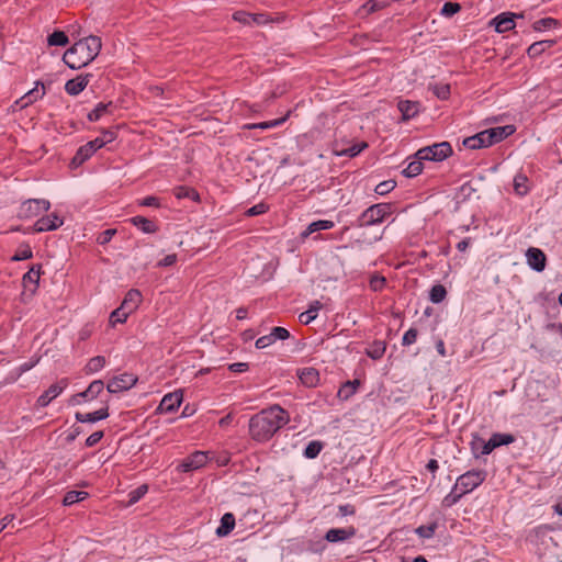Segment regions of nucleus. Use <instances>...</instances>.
I'll return each mask as SVG.
<instances>
[{
	"instance_id": "obj_1",
	"label": "nucleus",
	"mask_w": 562,
	"mask_h": 562,
	"mask_svg": "<svg viewBox=\"0 0 562 562\" xmlns=\"http://www.w3.org/2000/svg\"><path fill=\"white\" fill-rule=\"evenodd\" d=\"M290 420L289 413L279 405L260 411L249 419V435L258 441L270 440Z\"/></svg>"
},
{
	"instance_id": "obj_2",
	"label": "nucleus",
	"mask_w": 562,
	"mask_h": 562,
	"mask_svg": "<svg viewBox=\"0 0 562 562\" xmlns=\"http://www.w3.org/2000/svg\"><path fill=\"white\" fill-rule=\"evenodd\" d=\"M102 47L101 38L89 35L77 41L68 48L64 56V63L71 69H80L90 64L100 53Z\"/></svg>"
},
{
	"instance_id": "obj_3",
	"label": "nucleus",
	"mask_w": 562,
	"mask_h": 562,
	"mask_svg": "<svg viewBox=\"0 0 562 562\" xmlns=\"http://www.w3.org/2000/svg\"><path fill=\"white\" fill-rule=\"evenodd\" d=\"M486 472L483 470H472L460 475L454 484L452 493L445 498L447 506L456 504L462 495L472 492L484 482Z\"/></svg>"
},
{
	"instance_id": "obj_4",
	"label": "nucleus",
	"mask_w": 562,
	"mask_h": 562,
	"mask_svg": "<svg viewBox=\"0 0 562 562\" xmlns=\"http://www.w3.org/2000/svg\"><path fill=\"white\" fill-rule=\"evenodd\" d=\"M116 138V133L113 130H103L100 137H97L93 140L88 142L86 145L81 146L75 157L72 158V165L79 166L89 159L93 153L104 145L113 142Z\"/></svg>"
},
{
	"instance_id": "obj_5",
	"label": "nucleus",
	"mask_w": 562,
	"mask_h": 562,
	"mask_svg": "<svg viewBox=\"0 0 562 562\" xmlns=\"http://www.w3.org/2000/svg\"><path fill=\"white\" fill-rule=\"evenodd\" d=\"M392 213V205L378 203L368 207L358 218L360 227L372 226L382 223Z\"/></svg>"
},
{
	"instance_id": "obj_6",
	"label": "nucleus",
	"mask_w": 562,
	"mask_h": 562,
	"mask_svg": "<svg viewBox=\"0 0 562 562\" xmlns=\"http://www.w3.org/2000/svg\"><path fill=\"white\" fill-rule=\"evenodd\" d=\"M452 154V147L448 142L426 146L417 150L415 157L419 160L441 161Z\"/></svg>"
},
{
	"instance_id": "obj_7",
	"label": "nucleus",
	"mask_w": 562,
	"mask_h": 562,
	"mask_svg": "<svg viewBox=\"0 0 562 562\" xmlns=\"http://www.w3.org/2000/svg\"><path fill=\"white\" fill-rule=\"evenodd\" d=\"M50 207L49 201L45 199H29L24 201L19 210L20 218H32L38 216Z\"/></svg>"
},
{
	"instance_id": "obj_8",
	"label": "nucleus",
	"mask_w": 562,
	"mask_h": 562,
	"mask_svg": "<svg viewBox=\"0 0 562 562\" xmlns=\"http://www.w3.org/2000/svg\"><path fill=\"white\" fill-rule=\"evenodd\" d=\"M137 382V378L133 374L124 373L120 376L111 379L106 385L110 393H119L130 390Z\"/></svg>"
},
{
	"instance_id": "obj_9",
	"label": "nucleus",
	"mask_w": 562,
	"mask_h": 562,
	"mask_svg": "<svg viewBox=\"0 0 562 562\" xmlns=\"http://www.w3.org/2000/svg\"><path fill=\"white\" fill-rule=\"evenodd\" d=\"M521 14H515L510 12H504L495 16L491 24L495 26V31L498 33H504L510 31L515 27V19L521 18Z\"/></svg>"
},
{
	"instance_id": "obj_10",
	"label": "nucleus",
	"mask_w": 562,
	"mask_h": 562,
	"mask_svg": "<svg viewBox=\"0 0 562 562\" xmlns=\"http://www.w3.org/2000/svg\"><path fill=\"white\" fill-rule=\"evenodd\" d=\"M64 224V220L56 213L43 216L34 224V231L37 233L55 231Z\"/></svg>"
},
{
	"instance_id": "obj_11",
	"label": "nucleus",
	"mask_w": 562,
	"mask_h": 562,
	"mask_svg": "<svg viewBox=\"0 0 562 562\" xmlns=\"http://www.w3.org/2000/svg\"><path fill=\"white\" fill-rule=\"evenodd\" d=\"M207 462V456L203 451H195L191 456H189L182 463L179 465L182 472H190L193 470H198L205 465Z\"/></svg>"
},
{
	"instance_id": "obj_12",
	"label": "nucleus",
	"mask_w": 562,
	"mask_h": 562,
	"mask_svg": "<svg viewBox=\"0 0 562 562\" xmlns=\"http://www.w3.org/2000/svg\"><path fill=\"white\" fill-rule=\"evenodd\" d=\"M66 380L52 384L36 401L38 407H46L66 387Z\"/></svg>"
},
{
	"instance_id": "obj_13",
	"label": "nucleus",
	"mask_w": 562,
	"mask_h": 562,
	"mask_svg": "<svg viewBox=\"0 0 562 562\" xmlns=\"http://www.w3.org/2000/svg\"><path fill=\"white\" fill-rule=\"evenodd\" d=\"M45 94V86L44 83L37 81L36 87L29 92H26L23 97L15 101V105L20 109H24L30 104L34 103L36 100L43 98Z\"/></svg>"
},
{
	"instance_id": "obj_14",
	"label": "nucleus",
	"mask_w": 562,
	"mask_h": 562,
	"mask_svg": "<svg viewBox=\"0 0 562 562\" xmlns=\"http://www.w3.org/2000/svg\"><path fill=\"white\" fill-rule=\"evenodd\" d=\"M91 77H92L91 74H85V75H79L76 78L68 80L65 85L66 92L70 95L79 94L88 86Z\"/></svg>"
},
{
	"instance_id": "obj_15",
	"label": "nucleus",
	"mask_w": 562,
	"mask_h": 562,
	"mask_svg": "<svg viewBox=\"0 0 562 562\" xmlns=\"http://www.w3.org/2000/svg\"><path fill=\"white\" fill-rule=\"evenodd\" d=\"M182 397V393L178 391L168 393L162 397L158 409L161 413H172L180 406Z\"/></svg>"
},
{
	"instance_id": "obj_16",
	"label": "nucleus",
	"mask_w": 562,
	"mask_h": 562,
	"mask_svg": "<svg viewBox=\"0 0 562 562\" xmlns=\"http://www.w3.org/2000/svg\"><path fill=\"white\" fill-rule=\"evenodd\" d=\"M528 265L536 271L540 272L546 268V255L539 248H529L526 252Z\"/></svg>"
},
{
	"instance_id": "obj_17",
	"label": "nucleus",
	"mask_w": 562,
	"mask_h": 562,
	"mask_svg": "<svg viewBox=\"0 0 562 562\" xmlns=\"http://www.w3.org/2000/svg\"><path fill=\"white\" fill-rule=\"evenodd\" d=\"M463 146L469 149H479L491 146L487 132L483 131L463 140Z\"/></svg>"
},
{
	"instance_id": "obj_18",
	"label": "nucleus",
	"mask_w": 562,
	"mask_h": 562,
	"mask_svg": "<svg viewBox=\"0 0 562 562\" xmlns=\"http://www.w3.org/2000/svg\"><path fill=\"white\" fill-rule=\"evenodd\" d=\"M356 535L353 527L348 528H333L326 532L325 539L329 542H338L347 540Z\"/></svg>"
},
{
	"instance_id": "obj_19",
	"label": "nucleus",
	"mask_w": 562,
	"mask_h": 562,
	"mask_svg": "<svg viewBox=\"0 0 562 562\" xmlns=\"http://www.w3.org/2000/svg\"><path fill=\"white\" fill-rule=\"evenodd\" d=\"M485 132H487L491 145H493L512 135L515 132V127L513 125L497 126Z\"/></svg>"
},
{
	"instance_id": "obj_20",
	"label": "nucleus",
	"mask_w": 562,
	"mask_h": 562,
	"mask_svg": "<svg viewBox=\"0 0 562 562\" xmlns=\"http://www.w3.org/2000/svg\"><path fill=\"white\" fill-rule=\"evenodd\" d=\"M140 302V292L138 290L132 289L126 293L121 306L123 307V310H126L131 314L138 307Z\"/></svg>"
},
{
	"instance_id": "obj_21",
	"label": "nucleus",
	"mask_w": 562,
	"mask_h": 562,
	"mask_svg": "<svg viewBox=\"0 0 562 562\" xmlns=\"http://www.w3.org/2000/svg\"><path fill=\"white\" fill-rule=\"evenodd\" d=\"M299 379L307 387H314L319 382V373L314 368H304L299 371Z\"/></svg>"
},
{
	"instance_id": "obj_22",
	"label": "nucleus",
	"mask_w": 562,
	"mask_h": 562,
	"mask_svg": "<svg viewBox=\"0 0 562 562\" xmlns=\"http://www.w3.org/2000/svg\"><path fill=\"white\" fill-rule=\"evenodd\" d=\"M41 266H33L24 276H23V285L25 289L30 291H35L38 281H40Z\"/></svg>"
},
{
	"instance_id": "obj_23",
	"label": "nucleus",
	"mask_w": 562,
	"mask_h": 562,
	"mask_svg": "<svg viewBox=\"0 0 562 562\" xmlns=\"http://www.w3.org/2000/svg\"><path fill=\"white\" fill-rule=\"evenodd\" d=\"M108 416V407H104L92 413H77L76 419L80 423H95L98 420L105 419Z\"/></svg>"
},
{
	"instance_id": "obj_24",
	"label": "nucleus",
	"mask_w": 562,
	"mask_h": 562,
	"mask_svg": "<svg viewBox=\"0 0 562 562\" xmlns=\"http://www.w3.org/2000/svg\"><path fill=\"white\" fill-rule=\"evenodd\" d=\"M322 308L323 304L319 301H312L308 305V308L299 315V321L304 325L310 324L317 317V313Z\"/></svg>"
},
{
	"instance_id": "obj_25",
	"label": "nucleus",
	"mask_w": 562,
	"mask_h": 562,
	"mask_svg": "<svg viewBox=\"0 0 562 562\" xmlns=\"http://www.w3.org/2000/svg\"><path fill=\"white\" fill-rule=\"evenodd\" d=\"M397 108H398L400 112L402 113V119L404 121H407V120L416 116L417 113L419 112V104L417 102H413V101H408V100L400 101L397 104Z\"/></svg>"
},
{
	"instance_id": "obj_26",
	"label": "nucleus",
	"mask_w": 562,
	"mask_h": 562,
	"mask_svg": "<svg viewBox=\"0 0 562 562\" xmlns=\"http://www.w3.org/2000/svg\"><path fill=\"white\" fill-rule=\"evenodd\" d=\"M104 389V384L101 380H95L90 383L88 389L75 396V398H85L87 401H91L95 398Z\"/></svg>"
},
{
	"instance_id": "obj_27",
	"label": "nucleus",
	"mask_w": 562,
	"mask_h": 562,
	"mask_svg": "<svg viewBox=\"0 0 562 562\" xmlns=\"http://www.w3.org/2000/svg\"><path fill=\"white\" fill-rule=\"evenodd\" d=\"M235 527V517L232 513H226L221 518V525L216 529L218 537L227 536Z\"/></svg>"
},
{
	"instance_id": "obj_28",
	"label": "nucleus",
	"mask_w": 562,
	"mask_h": 562,
	"mask_svg": "<svg viewBox=\"0 0 562 562\" xmlns=\"http://www.w3.org/2000/svg\"><path fill=\"white\" fill-rule=\"evenodd\" d=\"M554 43L555 42L553 40L535 42L528 47L527 54L530 58H536L540 56L543 52H546L548 48L552 47Z\"/></svg>"
},
{
	"instance_id": "obj_29",
	"label": "nucleus",
	"mask_w": 562,
	"mask_h": 562,
	"mask_svg": "<svg viewBox=\"0 0 562 562\" xmlns=\"http://www.w3.org/2000/svg\"><path fill=\"white\" fill-rule=\"evenodd\" d=\"M334 227V222L327 221V220H319L316 222L311 223L307 228L302 233V237L306 238L311 234L318 232V231H325L330 229Z\"/></svg>"
},
{
	"instance_id": "obj_30",
	"label": "nucleus",
	"mask_w": 562,
	"mask_h": 562,
	"mask_svg": "<svg viewBox=\"0 0 562 562\" xmlns=\"http://www.w3.org/2000/svg\"><path fill=\"white\" fill-rule=\"evenodd\" d=\"M479 448H481V454H490L495 448H497V442H495V439L492 438H490L488 441H483L482 439L477 438L472 442V450L477 451Z\"/></svg>"
},
{
	"instance_id": "obj_31",
	"label": "nucleus",
	"mask_w": 562,
	"mask_h": 562,
	"mask_svg": "<svg viewBox=\"0 0 562 562\" xmlns=\"http://www.w3.org/2000/svg\"><path fill=\"white\" fill-rule=\"evenodd\" d=\"M289 115H290V112H288L283 117H280V119H277V120H271V121H266V122L255 123V124H246V125H244V128H248V130H251V128L267 130V128L277 127V126L281 125L282 123H284L288 120Z\"/></svg>"
},
{
	"instance_id": "obj_32",
	"label": "nucleus",
	"mask_w": 562,
	"mask_h": 562,
	"mask_svg": "<svg viewBox=\"0 0 562 562\" xmlns=\"http://www.w3.org/2000/svg\"><path fill=\"white\" fill-rule=\"evenodd\" d=\"M131 222L142 229L144 233L151 234L157 231V226L150 220L143 216H135L131 220Z\"/></svg>"
},
{
	"instance_id": "obj_33",
	"label": "nucleus",
	"mask_w": 562,
	"mask_h": 562,
	"mask_svg": "<svg viewBox=\"0 0 562 562\" xmlns=\"http://www.w3.org/2000/svg\"><path fill=\"white\" fill-rule=\"evenodd\" d=\"M386 350V344L381 340L374 341L366 351L368 357L373 360L381 359Z\"/></svg>"
},
{
	"instance_id": "obj_34",
	"label": "nucleus",
	"mask_w": 562,
	"mask_h": 562,
	"mask_svg": "<svg viewBox=\"0 0 562 562\" xmlns=\"http://www.w3.org/2000/svg\"><path fill=\"white\" fill-rule=\"evenodd\" d=\"M514 190L518 195H521V196L528 193V191H529L528 178L525 175L518 173L515 176Z\"/></svg>"
},
{
	"instance_id": "obj_35",
	"label": "nucleus",
	"mask_w": 562,
	"mask_h": 562,
	"mask_svg": "<svg viewBox=\"0 0 562 562\" xmlns=\"http://www.w3.org/2000/svg\"><path fill=\"white\" fill-rule=\"evenodd\" d=\"M88 497V493L83 491H69L66 493L63 504L65 506L74 505L80 501H83Z\"/></svg>"
},
{
	"instance_id": "obj_36",
	"label": "nucleus",
	"mask_w": 562,
	"mask_h": 562,
	"mask_svg": "<svg viewBox=\"0 0 562 562\" xmlns=\"http://www.w3.org/2000/svg\"><path fill=\"white\" fill-rule=\"evenodd\" d=\"M47 42L50 46H66L69 40L65 32L55 31L48 36Z\"/></svg>"
},
{
	"instance_id": "obj_37",
	"label": "nucleus",
	"mask_w": 562,
	"mask_h": 562,
	"mask_svg": "<svg viewBox=\"0 0 562 562\" xmlns=\"http://www.w3.org/2000/svg\"><path fill=\"white\" fill-rule=\"evenodd\" d=\"M173 193L178 199L188 198L193 201L199 200V193L189 187H184V186L177 187V188H175Z\"/></svg>"
},
{
	"instance_id": "obj_38",
	"label": "nucleus",
	"mask_w": 562,
	"mask_h": 562,
	"mask_svg": "<svg viewBox=\"0 0 562 562\" xmlns=\"http://www.w3.org/2000/svg\"><path fill=\"white\" fill-rule=\"evenodd\" d=\"M104 364L105 358L103 356H95L88 361L85 370L89 374L94 373L101 370L104 367Z\"/></svg>"
},
{
	"instance_id": "obj_39",
	"label": "nucleus",
	"mask_w": 562,
	"mask_h": 562,
	"mask_svg": "<svg viewBox=\"0 0 562 562\" xmlns=\"http://www.w3.org/2000/svg\"><path fill=\"white\" fill-rule=\"evenodd\" d=\"M423 171V160L416 158L408 164V166L403 170V173L407 178H413L418 176Z\"/></svg>"
},
{
	"instance_id": "obj_40",
	"label": "nucleus",
	"mask_w": 562,
	"mask_h": 562,
	"mask_svg": "<svg viewBox=\"0 0 562 562\" xmlns=\"http://www.w3.org/2000/svg\"><path fill=\"white\" fill-rule=\"evenodd\" d=\"M148 491V486L146 484L139 485L137 488L131 491L128 493V502L127 506L136 504Z\"/></svg>"
},
{
	"instance_id": "obj_41",
	"label": "nucleus",
	"mask_w": 562,
	"mask_h": 562,
	"mask_svg": "<svg viewBox=\"0 0 562 562\" xmlns=\"http://www.w3.org/2000/svg\"><path fill=\"white\" fill-rule=\"evenodd\" d=\"M366 147H367L366 143H360V144L352 145V146H350L348 148H345V149H341V150H336L335 153H336L337 156L356 157Z\"/></svg>"
},
{
	"instance_id": "obj_42",
	"label": "nucleus",
	"mask_w": 562,
	"mask_h": 562,
	"mask_svg": "<svg viewBox=\"0 0 562 562\" xmlns=\"http://www.w3.org/2000/svg\"><path fill=\"white\" fill-rule=\"evenodd\" d=\"M447 295L446 288L441 284H436L431 288L429 299L432 303H440Z\"/></svg>"
},
{
	"instance_id": "obj_43",
	"label": "nucleus",
	"mask_w": 562,
	"mask_h": 562,
	"mask_svg": "<svg viewBox=\"0 0 562 562\" xmlns=\"http://www.w3.org/2000/svg\"><path fill=\"white\" fill-rule=\"evenodd\" d=\"M128 315L130 313L126 310H123L122 306H120L111 313L110 323L112 324V326H115L119 323L122 324L126 321Z\"/></svg>"
},
{
	"instance_id": "obj_44",
	"label": "nucleus",
	"mask_w": 562,
	"mask_h": 562,
	"mask_svg": "<svg viewBox=\"0 0 562 562\" xmlns=\"http://www.w3.org/2000/svg\"><path fill=\"white\" fill-rule=\"evenodd\" d=\"M322 449L323 443L321 441H311L304 450V456L308 459H314L319 454Z\"/></svg>"
},
{
	"instance_id": "obj_45",
	"label": "nucleus",
	"mask_w": 562,
	"mask_h": 562,
	"mask_svg": "<svg viewBox=\"0 0 562 562\" xmlns=\"http://www.w3.org/2000/svg\"><path fill=\"white\" fill-rule=\"evenodd\" d=\"M360 383L358 380L345 383L342 387L339 390L338 395L345 400L349 398L356 392L357 386Z\"/></svg>"
},
{
	"instance_id": "obj_46",
	"label": "nucleus",
	"mask_w": 562,
	"mask_h": 562,
	"mask_svg": "<svg viewBox=\"0 0 562 562\" xmlns=\"http://www.w3.org/2000/svg\"><path fill=\"white\" fill-rule=\"evenodd\" d=\"M112 105V103H99L94 110H92L89 114H88V120L91 121V122H94V121H98L103 114H105L108 112V109Z\"/></svg>"
},
{
	"instance_id": "obj_47",
	"label": "nucleus",
	"mask_w": 562,
	"mask_h": 562,
	"mask_svg": "<svg viewBox=\"0 0 562 562\" xmlns=\"http://www.w3.org/2000/svg\"><path fill=\"white\" fill-rule=\"evenodd\" d=\"M38 362V358L36 359H31L22 364H20L15 370V376L12 378V381H16L23 373H25L26 371L33 369Z\"/></svg>"
},
{
	"instance_id": "obj_48",
	"label": "nucleus",
	"mask_w": 562,
	"mask_h": 562,
	"mask_svg": "<svg viewBox=\"0 0 562 562\" xmlns=\"http://www.w3.org/2000/svg\"><path fill=\"white\" fill-rule=\"evenodd\" d=\"M387 5L389 0H370L363 5V9L367 10L368 13H372L384 9Z\"/></svg>"
},
{
	"instance_id": "obj_49",
	"label": "nucleus",
	"mask_w": 562,
	"mask_h": 562,
	"mask_svg": "<svg viewBox=\"0 0 562 562\" xmlns=\"http://www.w3.org/2000/svg\"><path fill=\"white\" fill-rule=\"evenodd\" d=\"M395 187L396 182L394 180H386L376 184L374 191L379 195H384L391 192Z\"/></svg>"
},
{
	"instance_id": "obj_50",
	"label": "nucleus",
	"mask_w": 562,
	"mask_h": 562,
	"mask_svg": "<svg viewBox=\"0 0 562 562\" xmlns=\"http://www.w3.org/2000/svg\"><path fill=\"white\" fill-rule=\"evenodd\" d=\"M33 252L29 245H22L16 250L15 255L12 257V260L20 261L32 258Z\"/></svg>"
},
{
	"instance_id": "obj_51",
	"label": "nucleus",
	"mask_w": 562,
	"mask_h": 562,
	"mask_svg": "<svg viewBox=\"0 0 562 562\" xmlns=\"http://www.w3.org/2000/svg\"><path fill=\"white\" fill-rule=\"evenodd\" d=\"M434 94L440 100H447L450 95L449 85H435L430 88Z\"/></svg>"
},
{
	"instance_id": "obj_52",
	"label": "nucleus",
	"mask_w": 562,
	"mask_h": 562,
	"mask_svg": "<svg viewBox=\"0 0 562 562\" xmlns=\"http://www.w3.org/2000/svg\"><path fill=\"white\" fill-rule=\"evenodd\" d=\"M436 528H437V524L436 522H432L430 525H427V526H419L417 529H416V533L420 537V538H431L436 531Z\"/></svg>"
},
{
	"instance_id": "obj_53",
	"label": "nucleus",
	"mask_w": 562,
	"mask_h": 562,
	"mask_svg": "<svg viewBox=\"0 0 562 562\" xmlns=\"http://www.w3.org/2000/svg\"><path fill=\"white\" fill-rule=\"evenodd\" d=\"M461 10V5L457 2H446L441 8V14L449 18L458 13Z\"/></svg>"
},
{
	"instance_id": "obj_54",
	"label": "nucleus",
	"mask_w": 562,
	"mask_h": 562,
	"mask_svg": "<svg viewBox=\"0 0 562 562\" xmlns=\"http://www.w3.org/2000/svg\"><path fill=\"white\" fill-rule=\"evenodd\" d=\"M270 335L272 336L273 342L277 340H285L290 337V333L284 327H274L271 329Z\"/></svg>"
},
{
	"instance_id": "obj_55",
	"label": "nucleus",
	"mask_w": 562,
	"mask_h": 562,
	"mask_svg": "<svg viewBox=\"0 0 562 562\" xmlns=\"http://www.w3.org/2000/svg\"><path fill=\"white\" fill-rule=\"evenodd\" d=\"M557 24V21L552 18H544L541 20H538L533 23V29L536 31H543L546 29H550Z\"/></svg>"
},
{
	"instance_id": "obj_56",
	"label": "nucleus",
	"mask_w": 562,
	"mask_h": 562,
	"mask_svg": "<svg viewBox=\"0 0 562 562\" xmlns=\"http://www.w3.org/2000/svg\"><path fill=\"white\" fill-rule=\"evenodd\" d=\"M233 19L241 24L251 25V13L246 11H236L233 14Z\"/></svg>"
},
{
	"instance_id": "obj_57",
	"label": "nucleus",
	"mask_w": 562,
	"mask_h": 562,
	"mask_svg": "<svg viewBox=\"0 0 562 562\" xmlns=\"http://www.w3.org/2000/svg\"><path fill=\"white\" fill-rule=\"evenodd\" d=\"M418 331L415 328H409L403 336L402 344L403 346H409L414 344L417 339Z\"/></svg>"
},
{
	"instance_id": "obj_58",
	"label": "nucleus",
	"mask_w": 562,
	"mask_h": 562,
	"mask_svg": "<svg viewBox=\"0 0 562 562\" xmlns=\"http://www.w3.org/2000/svg\"><path fill=\"white\" fill-rule=\"evenodd\" d=\"M385 278L384 277H381V276H373L371 277L370 279V288L373 290V291H381L384 285H385Z\"/></svg>"
},
{
	"instance_id": "obj_59",
	"label": "nucleus",
	"mask_w": 562,
	"mask_h": 562,
	"mask_svg": "<svg viewBox=\"0 0 562 562\" xmlns=\"http://www.w3.org/2000/svg\"><path fill=\"white\" fill-rule=\"evenodd\" d=\"M492 439H495V442H497V447L503 445H509L514 441V437L509 434H494Z\"/></svg>"
},
{
	"instance_id": "obj_60",
	"label": "nucleus",
	"mask_w": 562,
	"mask_h": 562,
	"mask_svg": "<svg viewBox=\"0 0 562 562\" xmlns=\"http://www.w3.org/2000/svg\"><path fill=\"white\" fill-rule=\"evenodd\" d=\"M268 211V206L265 203H258L246 211L247 216H257Z\"/></svg>"
},
{
	"instance_id": "obj_61",
	"label": "nucleus",
	"mask_w": 562,
	"mask_h": 562,
	"mask_svg": "<svg viewBox=\"0 0 562 562\" xmlns=\"http://www.w3.org/2000/svg\"><path fill=\"white\" fill-rule=\"evenodd\" d=\"M116 231L115 229H106L104 232H102L98 238H97V241L100 244V245H105L108 244L112 237L115 235Z\"/></svg>"
},
{
	"instance_id": "obj_62",
	"label": "nucleus",
	"mask_w": 562,
	"mask_h": 562,
	"mask_svg": "<svg viewBox=\"0 0 562 562\" xmlns=\"http://www.w3.org/2000/svg\"><path fill=\"white\" fill-rule=\"evenodd\" d=\"M273 344V340H272V336L270 334L268 335H265V336H261L259 337L257 340H256V347L258 349H263V348H267L269 347L270 345Z\"/></svg>"
},
{
	"instance_id": "obj_63",
	"label": "nucleus",
	"mask_w": 562,
	"mask_h": 562,
	"mask_svg": "<svg viewBox=\"0 0 562 562\" xmlns=\"http://www.w3.org/2000/svg\"><path fill=\"white\" fill-rule=\"evenodd\" d=\"M102 437H103V431H101V430L94 431L87 438L86 446L93 447L102 439Z\"/></svg>"
},
{
	"instance_id": "obj_64",
	"label": "nucleus",
	"mask_w": 562,
	"mask_h": 562,
	"mask_svg": "<svg viewBox=\"0 0 562 562\" xmlns=\"http://www.w3.org/2000/svg\"><path fill=\"white\" fill-rule=\"evenodd\" d=\"M176 261H177V255L171 254V255H167L164 259H161L158 262V266L159 267H169V266H172Z\"/></svg>"
}]
</instances>
